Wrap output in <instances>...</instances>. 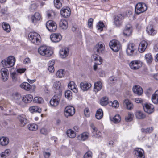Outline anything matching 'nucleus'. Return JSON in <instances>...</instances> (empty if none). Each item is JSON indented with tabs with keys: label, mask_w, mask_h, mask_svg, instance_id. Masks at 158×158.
Listing matches in <instances>:
<instances>
[{
	"label": "nucleus",
	"mask_w": 158,
	"mask_h": 158,
	"mask_svg": "<svg viewBox=\"0 0 158 158\" xmlns=\"http://www.w3.org/2000/svg\"><path fill=\"white\" fill-rule=\"evenodd\" d=\"M38 52L40 55L46 57H49L53 53L51 48L46 46H41L38 49Z\"/></svg>",
	"instance_id": "f257e3e1"
},
{
	"label": "nucleus",
	"mask_w": 158,
	"mask_h": 158,
	"mask_svg": "<svg viewBox=\"0 0 158 158\" xmlns=\"http://www.w3.org/2000/svg\"><path fill=\"white\" fill-rule=\"evenodd\" d=\"M28 37L29 40L34 44L38 45L40 43V37L36 32H30L28 35Z\"/></svg>",
	"instance_id": "f03ea898"
},
{
	"label": "nucleus",
	"mask_w": 158,
	"mask_h": 158,
	"mask_svg": "<svg viewBox=\"0 0 158 158\" xmlns=\"http://www.w3.org/2000/svg\"><path fill=\"white\" fill-rule=\"evenodd\" d=\"M15 59L12 56H10L6 59L3 60L1 63L4 66L7 68L12 67L15 64Z\"/></svg>",
	"instance_id": "7ed1b4c3"
},
{
	"label": "nucleus",
	"mask_w": 158,
	"mask_h": 158,
	"mask_svg": "<svg viewBox=\"0 0 158 158\" xmlns=\"http://www.w3.org/2000/svg\"><path fill=\"white\" fill-rule=\"evenodd\" d=\"M105 48L104 44L102 42H98L94 48V55L97 56L103 53Z\"/></svg>",
	"instance_id": "20e7f679"
},
{
	"label": "nucleus",
	"mask_w": 158,
	"mask_h": 158,
	"mask_svg": "<svg viewBox=\"0 0 158 158\" xmlns=\"http://www.w3.org/2000/svg\"><path fill=\"white\" fill-rule=\"evenodd\" d=\"M109 46L112 50L114 52L118 51L121 48V45L119 41L116 40H112L109 43Z\"/></svg>",
	"instance_id": "39448f33"
},
{
	"label": "nucleus",
	"mask_w": 158,
	"mask_h": 158,
	"mask_svg": "<svg viewBox=\"0 0 158 158\" xmlns=\"http://www.w3.org/2000/svg\"><path fill=\"white\" fill-rule=\"evenodd\" d=\"M137 51L135 44L132 43L128 44L126 50L127 54L131 56H134L136 55V53Z\"/></svg>",
	"instance_id": "423d86ee"
},
{
	"label": "nucleus",
	"mask_w": 158,
	"mask_h": 158,
	"mask_svg": "<svg viewBox=\"0 0 158 158\" xmlns=\"http://www.w3.org/2000/svg\"><path fill=\"white\" fill-rule=\"evenodd\" d=\"M146 5L143 3H139L135 6V12L137 15L147 10Z\"/></svg>",
	"instance_id": "0eeeda50"
},
{
	"label": "nucleus",
	"mask_w": 158,
	"mask_h": 158,
	"mask_svg": "<svg viewBox=\"0 0 158 158\" xmlns=\"http://www.w3.org/2000/svg\"><path fill=\"white\" fill-rule=\"evenodd\" d=\"M46 27L49 31L54 32L56 31L57 28L56 23L52 20H49L46 23Z\"/></svg>",
	"instance_id": "6e6552de"
},
{
	"label": "nucleus",
	"mask_w": 158,
	"mask_h": 158,
	"mask_svg": "<svg viewBox=\"0 0 158 158\" xmlns=\"http://www.w3.org/2000/svg\"><path fill=\"white\" fill-rule=\"evenodd\" d=\"M75 113L74 108L71 106H66L64 110V113L65 116L68 118L73 116Z\"/></svg>",
	"instance_id": "1a4fd4ad"
},
{
	"label": "nucleus",
	"mask_w": 158,
	"mask_h": 158,
	"mask_svg": "<svg viewBox=\"0 0 158 158\" xmlns=\"http://www.w3.org/2000/svg\"><path fill=\"white\" fill-rule=\"evenodd\" d=\"M61 94H58L54 96L50 101V103L52 106L55 107L58 106L60 100Z\"/></svg>",
	"instance_id": "9d476101"
},
{
	"label": "nucleus",
	"mask_w": 158,
	"mask_h": 158,
	"mask_svg": "<svg viewBox=\"0 0 158 158\" xmlns=\"http://www.w3.org/2000/svg\"><path fill=\"white\" fill-rule=\"evenodd\" d=\"M124 16L121 14H119L115 16L114 18V24L117 27H119L122 25Z\"/></svg>",
	"instance_id": "9b49d317"
},
{
	"label": "nucleus",
	"mask_w": 158,
	"mask_h": 158,
	"mask_svg": "<svg viewBox=\"0 0 158 158\" xmlns=\"http://www.w3.org/2000/svg\"><path fill=\"white\" fill-rule=\"evenodd\" d=\"M142 62L140 61L134 60L131 62L129 66L132 69L136 70L142 66Z\"/></svg>",
	"instance_id": "f8f14e48"
},
{
	"label": "nucleus",
	"mask_w": 158,
	"mask_h": 158,
	"mask_svg": "<svg viewBox=\"0 0 158 158\" xmlns=\"http://www.w3.org/2000/svg\"><path fill=\"white\" fill-rule=\"evenodd\" d=\"M62 86L61 83L59 81H55L53 85V88L54 90L55 91L56 93L60 94L61 92V89Z\"/></svg>",
	"instance_id": "ddd939ff"
},
{
	"label": "nucleus",
	"mask_w": 158,
	"mask_h": 158,
	"mask_svg": "<svg viewBox=\"0 0 158 158\" xmlns=\"http://www.w3.org/2000/svg\"><path fill=\"white\" fill-rule=\"evenodd\" d=\"M69 50L68 48H62L59 51L60 56L62 58H66L69 55Z\"/></svg>",
	"instance_id": "4468645a"
},
{
	"label": "nucleus",
	"mask_w": 158,
	"mask_h": 158,
	"mask_svg": "<svg viewBox=\"0 0 158 158\" xmlns=\"http://www.w3.org/2000/svg\"><path fill=\"white\" fill-rule=\"evenodd\" d=\"M2 75L1 78L3 81H5L8 79L9 75L8 70L6 68H2L0 71Z\"/></svg>",
	"instance_id": "2eb2a0df"
},
{
	"label": "nucleus",
	"mask_w": 158,
	"mask_h": 158,
	"mask_svg": "<svg viewBox=\"0 0 158 158\" xmlns=\"http://www.w3.org/2000/svg\"><path fill=\"white\" fill-rule=\"evenodd\" d=\"M19 124L21 127L24 126L27 123V120L25 115L22 114L18 116Z\"/></svg>",
	"instance_id": "dca6fc26"
},
{
	"label": "nucleus",
	"mask_w": 158,
	"mask_h": 158,
	"mask_svg": "<svg viewBox=\"0 0 158 158\" xmlns=\"http://www.w3.org/2000/svg\"><path fill=\"white\" fill-rule=\"evenodd\" d=\"M50 39L53 42H58L61 39L62 36L60 34L54 33L51 35Z\"/></svg>",
	"instance_id": "f3484780"
},
{
	"label": "nucleus",
	"mask_w": 158,
	"mask_h": 158,
	"mask_svg": "<svg viewBox=\"0 0 158 158\" xmlns=\"http://www.w3.org/2000/svg\"><path fill=\"white\" fill-rule=\"evenodd\" d=\"M20 87L22 89H24L26 91H29L31 89H34L35 88V85L31 86L27 82H23L20 85Z\"/></svg>",
	"instance_id": "a211bd4d"
},
{
	"label": "nucleus",
	"mask_w": 158,
	"mask_h": 158,
	"mask_svg": "<svg viewBox=\"0 0 158 158\" xmlns=\"http://www.w3.org/2000/svg\"><path fill=\"white\" fill-rule=\"evenodd\" d=\"M144 111L147 113L151 114L153 112L154 106L152 105H149L147 103L145 104L143 106Z\"/></svg>",
	"instance_id": "6ab92c4d"
},
{
	"label": "nucleus",
	"mask_w": 158,
	"mask_h": 158,
	"mask_svg": "<svg viewBox=\"0 0 158 158\" xmlns=\"http://www.w3.org/2000/svg\"><path fill=\"white\" fill-rule=\"evenodd\" d=\"M70 10L69 8L68 9L63 7L60 11L61 15L65 18L69 17L70 15Z\"/></svg>",
	"instance_id": "aec40b11"
},
{
	"label": "nucleus",
	"mask_w": 158,
	"mask_h": 158,
	"mask_svg": "<svg viewBox=\"0 0 158 158\" xmlns=\"http://www.w3.org/2000/svg\"><path fill=\"white\" fill-rule=\"evenodd\" d=\"M134 152L135 156L139 158H144L143 155L144 151L142 149L139 148H136L134 150Z\"/></svg>",
	"instance_id": "412c9836"
},
{
	"label": "nucleus",
	"mask_w": 158,
	"mask_h": 158,
	"mask_svg": "<svg viewBox=\"0 0 158 158\" xmlns=\"http://www.w3.org/2000/svg\"><path fill=\"white\" fill-rule=\"evenodd\" d=\"M148 45L147 43L145 41H142L140 43L139 47V50L140 52H143L145 51Z\"/></svg>",
	"instance_id": "4be33fe9"
},
{
	"label": "nucleus",
	"mask_w": 158,
	"mask_h": 158,
	"mask_svg": "<svg viewBox=\"0 0 158 158\" xmlns=\"http://www.w3.org/2000/svg\"><path fill=\"white\" fill-rule=\"evenodd\" d=\"M133 92L135 94L139 95H141L143 92L142 88L139 85H135L132 89Z\"/></svg>",
	"instance_id": "5701e85b"
},
{
	"label": "nucleus",
	"mask_w": 158,
	"mask_h": 158,
	"mask_svg": "<svg viewBox=\"0 0 158 158\" xmlns=\"http://www.w3.org/2000/svg\"><path fill=\"white\" fill-rule=\"evenodd\" d=\"M146 31L149 35H155L156 31L155 30L153 26L151 25H149L147 27Z\"/></svg>",
	"instance_id": "b1692460"
},
{
	"label": "nucleus",
	"mask_w": 158,
	"mask_h": 158,
	"mask_svg": "<svg viewBox=\"0 0 158 158\" xmlns=\"http://www.w3.org/2000/svg\"><path fill=\"white\" fill-rule=\"evenodd\" d=\"M33 97L31 94L26 95L24 96L22 98V101L26 103L31 102L33 99Z\"/></svg>",
	"instance_id": "393cba45"
},
{
	"label": "nucleus",
	"mask_w": 158,
	"mask_h": 158,
	"mask_svg": "<svg viewBox=\"0 0 158 158\" xmlns=\"http://www.w3.org/2000/svg\"><path fill=\"white\" fill-rule=\"evenodd\" d=\"M80 87L83 91H86L91 87V84L90 83L81 82L80 84Z\"/></svg>",
	"instance_id": "a878e982"
},
{
	"label": "nucleus",
	"mask_w": 158,
	"mask_h": 158,
	"mask_svg": "<svg viewBox=\"0 0 158 158\" xmlns=\"http://www.w3.org/2000/svg\"><path fill=\"white\" fill-rule=\"evenodd\" d=\"M68 86L69 89L73 90L74 93L77 92V88L75 83L73 81H70L68 84Z\"/></svg>",
	"instance_id": "bb28decb"
},
{
	"label": "nucleus",
	"mask_w": 158,
	"mask_h": 158,
	"mask_svg": "<svg viewBox=\"0 0 158 158\" xmlns=\"http://www.w3.org/2000/svg\"><path fill=\"white\" fill-rule=\"evenodd\" d=\"M102 87V84L100 81H98L94 84V91L97 92L100 91Z\"/></svg>",
	"instance_id": "cd10ccee"
},
{
	"label": "nucleus",
	"mask_w": 158,
	"mask_h": 158,
	"mask_svg": "<svg viewBox=\"0 0 158 158\" xmlns=\"http://www.w3.org/2000/svg\"><path fill=\"white\" fill-rule=\"evenodd\" d=\"M124 103L126 105L127 108L128 110H132L134 107L133 103L128 99L124 100Z\"/></svg>",
	"instance_id": "c85d7f7f"
},
{
	"label": "nucleus",
	"mask_w": 158,
	"mask_h": 158,
	"mask_svg": "<svg viewBox=\"0 0 158 158\" xmlns=\"http://www.w3.org/2000/svg\"><path fill=\"white\" fill-rule=\"evenodd\" d=\"M59 25L60 27L64 30L67 29L68 27L67 22L65 19L61 20L60 22Z\"/></svg>",
	"instance_id": "c756f323"
},
{
	"label": "nucleus",
	"mask_w": 158,
	"mask_h": 158,
	"mask_svg": "<svg viewBox=\"0 0 158 158\" xmlns=\"http://www.w3.org/2000/svg\"><path fill=\"white\" fill-rule=\"evenodd\" d=\"M89 134L88 133L84 132L79 135L77 137L78 139L80 140L85 141L88 138Z\"/></svg>",
	"instance_id": "7c9ffc66"
},
{
	"label": "nucleus",
	"mask_w": 158,
	"mask_h": 158,
	"mask_svg": "<svg viewBox=\"0 0 158 158\" xmlns=\"http://www.w3.org/2000/svg\"><path fill=\"white\" fill-rule=\"evenodd\" d=\"M9 142V139L7 137H2L0 138V144L2 146L7 145Z\"/></svg>",
	"instance_id": "2f4dec72"
},
{
	"label": "nucleus",
	"mask_w": 158,
	"mask_h": 158,
	"mask_svg": "<svg viewBox=\"0 0 158 158\" xmlns=\"http://www.w3.org/2000/svg\"><path fill=\"white\" fill-rule=\"evenodd\" d=\"M41 16L40 14L38 12H36L33 16L31 17V20L33 23H35L37 21L40 20Z\"/></svg>",
	"instance_id": "473e14b6"
},
{
	"label": "nucleus",
	"mask_w": 158,
	"mask_h": 158,
	"mask_svg": "<svg viewBox=\"0 0 158 158\" xmlns=\"http://www.w3.org/2000/svg\"><path fill=\"white\" fill-rule=\"evenodd\" d=\"M63 0H54V3L55 7L57 9H59L62 7Z\"/></svg>",
	"instance_id": "72a5a7b5"
},
{
	"label": "nucleus",
	"mask_w": 158,
	"mask_h": 158,
	"mask_svg": "<svg viewBox=\"0 0 158 158\" xmlns=\"http://www.w3.org/2000/svg\"><path fill=\"white\" fill-rule=\"evenodd\" d=\"M103 116V112L102 110L101 109H98L96 112L95 116L97 119H100Z\"/></svg>",
	"instance_id": "f704fd0d"
},
{
	"label": "nucleus",
	"mask_w": 158,
	"mask_h": 158,
	"mask_svg": "<svg viewBox=\"0 0 158 158\" xmlns=\"http://www.w3.org/2000/svg\"><path fill=\"white\" fill-rule=\"evenodd\" d=\"M29 110L31 113H33L35 112H38L40 113L41 112V110L40 108H39L37 106H35L30 107Z\"/></svg>",
	"instance_id": "c9c22d12"
},
{
	"label": "nucleus",
	"mask_w": 158,
	"mask_h": 158,
	"mask_svg": "<svg viewBox=\"0 0 158 158\" xmlns=\"http://www.w3.org/2000/svg\"><path fill=\"white\" fill-rule=\"evenodd\" d=\"M145 58L148 64H150L153 60V58L151 54L149 53L146 54L145 56Z\"/></svg>",
	"instance_id": "e433bc0d"
},
{
	"label": "nucleus",
	"mask_w": 158,
	"mask_h": 158,
	"mask_svg": "<svg viewBox=\"0 0 158 158\" xmlns=\"http://www.w3.org/2000/svg\"><path fill=\"white\" fill-rule=\"evenodd\" d=\"M108 98L107 97H104L102 98L100 100V104L102 106H105L107 105L108 103H110L108 101Z\"/></svg>",
	"instance_id": "4c0bfd02"
},
{
	"label": "nucleus",
	"mask_w": 158,
	"mask_h": 158,
	"mask_svg": "<svg viewBox=\"0 0 158 158\" xmlns=\"http://www.w3.org/2000/svg\"><path fill=\"white\" fill-rule=\"evenodd\" d=\"M27 127L30 131H35L38 129V126L35 124H30L28 125Z\"/></svg>",
	"instance_id": "58836bf2"
},
{
	"label": "nucleus",
	"mask_w": 158,
	"mask_h": 158,
	"mask_svg": "<svg viewBox=\"0 0 158 158\" xmlns=\"http://www.w3.org/2000/svg\"><path fill=\"white\" fill-rule=\"evenodd\" d=\"M65 74V72L63 69H60L56 73V77L61 78L63 77Z\"/></svg>",
	"instance_id": "ea45409f"
},
{
	"label": "nucleus",
	"mask_w": 158,
	"mask_h": 158,
	"mask_svg": "<svg viewBox=\"0 0 158 158\" xmlns=\"http://www.w3.org/2000/svg\"><path fill=\"white\" fill-rule=\"evenodd\" d=\"M135 116L138 119H143L145 118V115L141 111L137 112L135 113Z\"/></svg>",
	"instance_id": "a19ab883"
},
{
	"label": "nucleus",
	"mask_w": 158,
	"mask_h": 158,
	"mask_svg": "<svg viewBox=\"0 0 158 158\" xmlns=\"http://www.w3.org/2000/svg\"><path fill=\"white\" fill-rule=\"evenodd\" d=\"M66 134L67 136L69 138H73L76 136V134L74 131L71 130L69 129L67 131Z\"/></svg>",
	"instance_id": "79ce46f5"
},
{
	"label": "nucleus",
	"mask_w": 158,
	"mask_h": 158,
	"mask_svg": "<svg viewBox=\"0 0 158 158\" xmlns=\"http://www.w3.org/2000/svg\"><path fill=\"white\" fill-rule=\"evenodd\" d=\"M12 96L14 99L17 101V102L19 103V102L20 101V100H22L21 96L19 93H15V94H13Z\"/></svg>",
	"instance_id": "37998d69"
},
{
	"label": "nucleus",
	"mask_w": 158,
	"mask_h": 158,
	"mask_svg": "<svg viewBox=\"0 0 158 158\" xmlns=\"http://www.w3.org/2000/svg\"><path fill=\"white\" fill-rule=\"evenodd\" d=\"M153 130V128L152 127H148L146 129L142 128L141 131L142 132L145 133L146 134H149L152 133Z\"/></svg>",
	"instance_id": "c03bdc74"
},
{
	"label": "nucleus",
	"mask_w": 158,
	"mask_h": 158,
	"mask_svg": "<svg viewBox=\"0 0 158 158\" xmlns=\"http://www.w3.org/2000/svg\"><path fill=\"white\" fill-rule=\"evenodd\" d=\"M94 60L95 61V64H97L100 65L102 62V59L99 55L97 56H95L94 58Z\"/></svg>",
	"instance_id": "a18cd8bd"
},
{
	"label": "nucleus",
	"mask_w": 158,
	"mask_h": 158,
	"mask_svg": "<svg viewBox=\"0 0 158 158\" xmlns=\"http://www.w3.org/2000/svg\"><path fill=\"white\" fill-rule=\"evenodd\" d=\"M2 27L3 30L7 32H9L10 31V26L7 23H3L2 24Z\"/></svg>",
	"instance_id": "49530a36"
},
{
	"label": "nucleus",
	"mask_w": 158,
	"mask_h": 158,
	"mask_svg": "<svg viewBox=\"0 0 158 158\" xmlns=\"http://www.w3.org/2000/svg\"><path fill=\"white\" fill-rule=\"evenodd\" d=\"M112 120L115 123H117L120 122L121 120V118L118 114L115 115L113 118Z\"/></svg>",
	"instance_id": "de8ad7c7"
},
{
	"label": "nucleus",
	"mask_w": 158,
	"mask_h": 158,
	"mask_svg": "<svg viewBox=\"0 0 158 158\" xmlns=\"http://www.w3.org/2000/svg\"><path fill=\"white\" fill-rule=\"evenodd\" d=\"M133 117L134 115L133 114L129 112L128 116L125 117V120L127 122L131 121L132 120Z\"/></svg>",
	"instance_id": "09e8293b"
},
{
	"label": "nucleus",
	"mask_w": 158,
	"mask_h": 158,
	"mask_svg": "<svg viewBox=\"0 0 158 158\" xmlns=\"http://www.w3.org/2000/svg\"><path fill=\"white\" fill-rule=\"evenodd\" d=\"M110 103H111V105H110V106H111L112 107L115 108H117L119 106L118 102L117 100H114L113 102L110 101Z\"/></svg>",
	"instance_id": "8fccbe9b"
},
{
	"label": "nucleus",
	"mask_w": 158,
	"mask_h": 158,
	"mask_svg": "<svg viewBox=\"0 0 158 158\" xmlns=\"http://www.w3.org/2000/svg\"><path fill=\"white\" fill-rule=\"evenodd\" d=\"M34 101L36 102L39 104L42 103L44 102V100L41 97H35L34 98Z\"/></svg>",
	"instance_id": "3c124183"
},
{
	"label": "nucleus",
	"mask_w": 158,
	"mask_h": 158,
	"mask_svg": "<svg viewBox=\"0 0 158 158\" xmlns=\"http://www.w3.org/2000/svg\"><path fill=\"white\" fill-rule=\"evenodd\" d=\"M10 153V151L9 149L6 150L4 152L1 153V156H2L5 157V158L9 155Z\"/></svg>",
	"instance_id": "603ef678"
},
{
	"label": "nucleus",
	"mask_w": 158,
	"mask_h": 158,
	"mask_svg": "<svg viewBox=\"0 0 158 158\" xmlns=\"http://www.w3.org/2000/svg\"><path fill=\"white\" fill-rule=\"evenodd\" d=\"M132 33V30H124L123 34L124 35L129 36L131 35Z\"/></svg>",
	"instance_id": "864d4df0"
},
{
	"label": "nucleus",
	"mask_w": 158,
	"mask_h": 158,
	"mask_svg": "<svg viewBox=\"0 0 158 158\" xmlns=\"http://www.w3.org/2000/svg\"><path fill=\"white\" fill-rule=\"evenodd\" d=\"M92 132L95 137L98 138H101L102 137V134L99 131L97 130L95 131H92Z\"/></svg>",
	"instance_id": "5fc2aeb1"
},
{
	"label": "nucleus",
	"mask_w": 158,
	"mask_h": 158,
	"mask_svg": "<svg viewBox=\"0 0 158 158\" xmlns=\"http://www.w3.org/2000/svg\"><path fill=\"white\" fill-rule=\"evenodd\" d=\"M92 153L91 152L89 151L84 156V158H92Z\"/></svg>",
	"instance_id": "6e6d98bb"
},
{
	"label": "nucleus",
	"mask_w": 158,
	"mask_h": 158,
	"mask_svg": "<svg viewBox=\"0 0 158 158\" xmlns=\"http://www.w3.org/2000/svg\"><path fill=\"white\" fill-rule=\"evenodd\" d=\"M152 100L154 104H157L158 102V97L153 94L152 97Z\"/></svg>",
	"instance_id": "4d7b16f0"
},
{
	"label": "nucleus",
	"mask_w": 158,
	"mask_h": 158,
	"mask_svg": "<svg viewBox=\"0 0 158 158\" xmlns=\"http://www.w3.org/2000/svg\"><path fill=\"white\" fill-rule=\"evenodd\" d=\"M72 31L74 32H77L79 30L78 27L76 24L73 25L71 28Z\"/></svg>",
	"instance_id": "13d9d810"
},
{
	"label": "nucleus",
	"mask_w": 158,
	"mask_h": 158,
	"mask_svg": "<svg viewBox=\"0 0 158 158\" xmlns=\"http://www.w3.org/2000/svg\"><path fill=\"white\" fill-rule=\"evenodd\" d=\"M84 114L85 116L87 117L90 116V112L89 109L88 108H86L84 110Z\"/></svg>",
	"instance_id": "bf43d9fd"
},
{
	"label": "nucleus",
	"mask_w": 158,
	"mask_h": 158,
	"mask_svg": "<svg viewBox=\"0 0 158 158\" xmlns=\"http://www.w3.org/2000/svg\"><path fill=\"white\" fill-rule=\"evenodd\" d=\"M109 80L110 83H114L117 80V78L115 76H112L110 77Z\"/></svg>",
	"instance_id": "052dcab7"
},
{
	"label": "nucleus",
	"mask_w": 158,
	"mask_h": 158,
	"mask_svg": "<svg viewBox=\"0 0 158 158\" xmlns=\"http://www.w3.org/2000/svg\"><path fill=\"white\" fill-rule=\"evenodd\" d=\"M65 95L66 97L68 98H70L72 95V92L70 90H67L65 93Z\"/></svg>",
	"instance_id": "680f3d73"
},
{
	"label": "nucleus",
	"mask_w": 158,
	"mask_h": 158,
	"mask_svg": "<svg viewBox=\"0 0 158 158\" xmlns=\"http://www.w3.org/2000/svg\"><path fill=\"white\" fill-rule=\"evenodd\" d=\"M104 26V25L102 22H99L97 25V27L98 29H102Z\"/></svg>",
	"instance_id": "e2e57ef3"
},
{
	"label": "nucleus",
	"mask_w": 158,
	"mask_h": 158,
	"mask_svg": "<svg viewBox=\"0 0 158 158\" xmlns=\"http://www.w3.org/2000/svg\"><path fill=\"white\" fill-rule=\"evenodd\" d=\"M43 155L45 158H49L51 155V154L49 152H43Z\"/></svg>",
	"instance_id": "0e129e2a"
},
{
	"label": "nucleus",
	"mask_w": 158,
	"mask_h": 158,
	"mask_svg": "<svg viewBox=\"0 0 158 158\" xmlns=\"http://www.w3.org/2000/svg\"><path fill=\"white\" fill-rule=\"evenodd\" d=\"M93 19L92 18L89 19L88 21V25L89 27H91L92 26Z\"/></svg>",
	"instance_id": "69168bd1"
},
{
	"label": "nucleus",
	"mask_w": 158,
	"mask_h": 158,
	"mask_svg": "<svg viewBox=\"0 0 158 158\" xmlns=\"http://www.w3.org/2000/svg\"><path fill=\"white\" fill-rule=\"evenodd\" d=\"M124 30H132V27L131 25L129 24H127Z\"/></svg>",
	"instance_id": "338daca9"
},
{
	"label": "nucleus",
	"mask_w": 158,
	"mask_h": 158,
	"mask_svg": "<svg viewBox=\"0 0 158 158\" xmlns=\"http://www.w3.org/2000/svg\"><path fill=\"white\" fill-rule=\"evenodd\" d=\"M37 7V6L35 3H33L31 6L32 10H35Z\"/></svg>",
	"instance_id": "774afa93"
}]
</instances>
